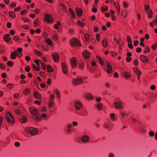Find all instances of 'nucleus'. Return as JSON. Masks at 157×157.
Listing matches in <instances>:
<instances>
[{"instance_id": "47", "label": "nucleus", "mask_w": 157, "mask_h": 157, "mask_svg": "<svg viewBox=\"0 0 157 157\" xmlns=\"http://www.w3.org/2000/svg\"><path fill=\"white\" fill-rule=\"evenodd\" d=\"M34 61V62L36 64L37 67L40 68V61L36 59Z\"/></svg>"}, {"instance_id": "64", "label": "nucleus", "mask_w": 157, "mask_h": 157, "mask_svg": "<svg viewBox=\"0 0 157 157\" xmlns=\"http://www.w3.org/2000/svg\"><path fill=\"white\" fill-rule=\"evenodd\" d=\"M139 44V41L138 40H136L134 41V44L135 46H136Z\"/></svg>"}, {"instance_id": "62", "label": "nucleus", "mask_w": 157, "mask_h": 157, "mask_svg": "<svg viewBox=\"0 0 157 157\" xmlns=\"http://www.w3.org/2000/svg\"><path fill=\"white\" fill-rule=\"evenodd\" d=\"M123 43V42L122 40H120L118 41V44L120 46H121Z\"/></svg>"}, {"instance_id": "32", "label": "nucleus", "mask_w": 157, "mask_h": 157, "mask_svg": "<svg viewBox=\"0 0 157 157\" xmlns=\"http://www.w3.org/2000/svg\"><path fill=\"white\" fill-rule=\"evenodd\" d=\"M110 117L111 120L113 121H115L116 120L115 118V115L113 113H111L110 114Z\"/></svg>"}, {"instance_id": "24", "label": "nucleus", "mask_w": 157, "mask_h": 157, "mask_svg": "<svg viewBox=\"0 0 157 157\" xmlns=\"http://www.w3.org/2000/svg\"><path fill=\"white\" fill-rule=\"evenodd\" d=\"M46 41L47 44L50 46H52L53 45V43L52 41L49 38L46 40Z\"/></svg>"}, {"instance_id": "4", "label": "nucleus", "mask_w": 157, "mask_h": 157, "mask_svg": "<svg viewBox=\"0 0 157 157\" xmlns=\"http://www.w3.org/2000/svg\"><path fill=\"white\" fill-rule=\"evenodd\" d=\"M44 21L47 23H52L53 22L51 15L47 13L45 14Z\"/></svg>"}, {"instance_id": "61", "label": "nucleus", "mask_w": 157, "mask_h": 157, "mask_svg": "<svg viewBox=\"0 0 157 157\" xmlns=\"http://www.w3.org/2000/svg\"><path fill=\"white\" fill-rule=\"evenodd\" d=\"M6 26L8 28H10L11 27V24L10 22H8L6 24Z\"/></svg>"}, {"instance_id": "28", "label": "nucleus", "mask_w": 157, "mask_h": 157, "mask_svg": "<svg viewBox=\"0 0 157 157\" xmlns=\"http://www.w3.org/2000/svg\"><path fill=\"white\" fill-rule=\"evenodd\" d=\"M47 70L49 72H53V70L52 66L48 65L47 66Z\"/></svg>"}, {"instance_id": "35", "label": "nucleus", "mask_w": 157, "mask_h": 157, "mask_svg": "<svg viewBox=\"0 0 157 157\" xmlns=\"http://www.w3.org/2000/svg\"><path fill=\"white\" fill-rule=\"evenodd\" d=\"M27 121V118L25 117H22L21 119H20V121L22 123H25Z\"/></svg>"}, {"instance_id": "48", "label": "nucleus", "mask_w": 157, "mask_h": 157, "mask_svg": "<svg viewBox=\"0 0 157 157\" xmlns=\"http://www.w3.org/2000/svg\"><path fill=\"white\" fill-rule=\"evenodd\" d=\"M157 48V43H155L154 44L152 45L151 46V48L152 49L155 50L156 48Z\"/></svg>"}, {"instance_id": "10", "label": "nucleus", "mask_w": 157, "mask_h": 157, "mask_svg": "<svg viewBox=\"0 0 157 157\" xmlns=\"http://www.w3.org/2000/svg\"><path fill=\"white\" fill-rule=\"evenodd\" d=\"M52 56L55 62H57L59 60V56L58 53H54L52 54Z\"/></svg>"}, {"instance_id": "59", "label": "nucleus", "mask_w": 157, "mask_h": 157, "mask_svg": "<svg viewBox=\"0 0 157 157\" xmlns=\"http://www.w3.org/2000/svg\"><path fill=\"white\" fill-rule=\"evenodd\" d=\"M128 46L130 48L132 49L133 47L132 45V43H128Z\"/></svg>"}, {"instance_id": "13", "label": "nucleus", "mask_w": 157, "mask_h": 157, "mask_svg": "<svg viewBox=\"0 0 157 157\" xmlns=\"http://www.w3.org/2000/svg\"><path fill=\"white\" fill-rule=\"evenodd\" d=\"M75 11L78 17H80L82 15L83 13V11L82 9L76 7L75 9Z\"/></svg>"}, {"instance_id": "49", "label": "nucleus", "mask_w": 157, "mask_h": 157, "mask_svg": "<svg viewBox=\"0 0 157 157\" xmlns=\"http://www.w3.org/2000/svg\"><path fill=\"white\" fill-rule=\"evenodd\" d=\"M121 14L123 16L124 18H125L127 15L125 11H122L121 12Z\"/></svg>"}, {"instance_id": "36", "label": "nucleus", "mask_w": 157, "mask_h": 157, "mask_svg": "<svg viewBox=\"0 0 157 157\" xmlns=\"http://www.w3.org/2000/svg\"><path fill=\"white\" fill-rule=\"evenodd\" d=\"M54 102L52 100H50L49 101L48 104V107L49 108L52 107Z\"/></svg>"}, {"instance_id": "6", "label": "nucleus", "mask_w": 157, "mask_h": 157, "mask_svg": "<svg viewBox=\"0 0 157 157\" xmlns=\"http://www.w3.org/2000/svg\"><path fill=\"white\" fill-rule=\"evenodd\" d=\"M82 81V79L81 78H79L77 79H73L72 82L73 85H77L81 83Z\"/></svg>"}, {"instance_id": "18", "label": "nucleus", "mask_w": 157, "mask_h": 157, "mask_svg": "<svg viewBox=\"0 0 157 157\" xmlns=\"http://www.w3.org/2000/svg\"><path fill=\"white\" fill-rule=\"evenodd\" d=\"M34 96L37 98L40 99L41 98V95L38 92H35L34 94Z\"/></svg>"}, {"instance_id": "41", "label": "nucleus", "mask_w": 157, "mask_h": 157, "mask_svg": "<svg viewBox=\"0 0 157 157\" xmlns=\"http://www.w3.org/2000/svg\"><path fill=\"white\" fill-rule=\"evenodd\" d=\"M84 37L85 40L86 41H88L90 39V36L88 34H86L84 35Z\"/></svg>"}, {"instance_id": "45", "label": "nucleus", "mask_w": 157, "mask_h": 157, "mask_svg": "<svg viewBox=\"0 0 157 157\" xmlns=\"http://www.w3.org/2000/svg\"><path fill=\"white\" fill-rule=\"evenodd\" d=\"M38 25H39V21L37 20V21H36V20H35L34 21V23H33L34 26L35 27H36Z\"/></svg>"}, {"instance_id": "7", "label": "nucleus", "mask_w": 157, "mask_h": 157, "mask_svg": "<svg viewBox=\"0 0 157 157\" xmlns=\"http://www.w3.org/2000/svg\"><path fill=\"white\" fill-rule=\"evenodd\" d=\"M75 106L76 109L77 110H80L82 108V105L81 103L79 101H76L75 103Z\"/></svg>"}, {"instance_id": "11", "label": "nucleus", "mask_w": 157, "mask_h": 157, "mask_svg": "<svg viewBox=\"0 0 157 157\" xmlns=\"http://www.w3.org/2000/svg\"><path fill=\"white\" fill-rule=\"evenodd\" d=\"M29 110L33 116L36 115L38 114V110L35 108H30Z\"/></svg>"}, {"instance_id": "22", "label": "nucleus", "mask_w": 157, "mask_h": 157, "mask_svg": "<svg viewBox=\"0 0 157 157\" xmlns=\"http://www.w3.org/2000/svg\"><path fill=\"white\" fill-rule=\"evenodd\" d=\"M69 10L71 16L73 18L75 19V13L73 12L72 9L70 8L69 9Z\"/></svg>"}, {"instance_id": "50", "label": "nucleus", "mask_w": 157, "mask_h": 157, "mask_svg": "<svg viewBox=\"0 0 157 157\" xmlns=\"http://www.w3.org/2000/svg\"><path fill=\"white\" fill-rule=\"evenodd\" d=\"M40 63H41V66L42 67L43 69L44 70H46V65L44 63H42V62H40Z\"/></svg>"}, {"instance_id": "9", "label": "nucleus", "mask_w": 157, "mask_h": 157, "mask_svg": "<svg viewBox=\"0 0 157 157\" xmlns=\"http://www.w3.org/2000/svg\"><path fill=\"white\" fill-rule=\"evenodd\" d=\"M107 63V69L106 72L107 73H111L113 72L112 67L110 63L106 62Z\"/></svg>"}, {"instance_id": "31", "label": "nucleus", "mask_w": 157, "mask_h": 157, "mask_svg": "<svg viewBox=\"0 0 157 157\" xmlns=\"http://www.w3.org/2000/svg\"><path fill=\"white\" fill-rule=\"evenodd\" d=\"M78 67L80 69L83 70L84 68V65L83 63H78Z\"/></svg>"}, {"instance_id": "19", "label": "nucleus", "mask_w": 157, "mask_h": 157, "mask_svg": "<svg viewBox=\"0 0 157 157\" xmlns=\"http://www.w3.org/2000/svg\"><path fill=\"white\" fill-rule=\"evenodd\" d=\"M134 72L137 74V75H141L142 73L140 71H139L136 67H134L133 69Z\"/></svg>"}, {"instance_id": "58", "label": "nucleus", "mask_w": 157, "mask_h": 157, "mask_svg": "<svg viewBox=\"0 0 157 157\" xmlns=\"http://www.w3.org/2000/svg\"><path fill=\"white\" fill-rule=\"evenodd\" d=\"M150 89L152 90H154L156 89V86L154 85H152L150 86Z\"/></svg>"}, {"instance_id": "23", "label": "nucleus", "mask_w": 157, "mask_h": 157, "mask_svg": "<svg viewBox=\"0 0 157 157\" xmlns=\"http://www.w3.org/2000/svg\"><path fill=\"white\" fill-rule=\"evenodd\" d=\"M104 126L105 128L107 129L109 131H110L112 129V128H110V125L107 123L105 124L104 125Z\"/></svg>"}, {"instance_id": "26", "label": "nucleus", "mask_w": 157, "mask_h": 157, "mask_svg": "<svg viewBox=\"0 0 157 157\" xmlns=\"http://www.w3.org/2000/svg\"><path fill=\"white\" fill-rule=\"evenodd\" d=\"M97 58L99 61V63L101 65L104 66V63L102 59L98 56H97Z\"/></svg>"}, {"instance_id": "63", "label": "nucleus", "mask_w": 157, "mask_h": 157, "mask_svg": "<svg viewBox=\"0 0 157 157\" xmlns=\"http://www.w3.org/2000/svg\"><path fill=\"white\" fill-rule=\"evenodd\" d=\"M14 145L16 147H18L20 146V144L19 142H17L15 143Z\"/></svg>"}, {"instance_id": "30", "label": "nucleus", "mask_w": 157, "mask_h": 157, "mask_svg": "<svg viewBox=\"0 0 157 157\" xmlns=\"http://www.w3.org/2000/svg\"><path fill=\"white\" fill-rule=\"evenodd\" d=\"M124 75L126 78H128L131 77L130 74L126 71H125L124 72Z\"/></svg>"}, {"instance_id": "46", "label": "nucleus", "mask_w": 157, "mask_h": 157, "mask_svg": "<svg viewBox=\"0 0 157 157\" xmlns=\"http://www.w3.org/2000/svg\"><path fill=\"white\" fill-rule=\"evenodd\" d=\"M140 130L143 132H145V130L144 127V126L141 125L139 127Z\"/></svg>"}, {"instance_id": "42", "label": "nucleus", "mask_w": 157, "mask_h": 157, "mask_svg": "<svg viewBox=\"0 0 157 157\" xmlns=\"http://www.w3.org/2000/svg\"><path fill=\"white\" fill-rule=\"evenodd\" d=\"M17 56L15 54H14L13 52L11 53V55L10 56V57L11 59H16V56Z\"/></svg>"}, {"instance_id": "43", "label": "nucleus", "mask_w": 157, "mask_h": 157, "mask_svg": "<svg viewBox=\"0 0 157 157\" xmlns=\"http://www.w3.org/2000/svg\"><path fill=\"white\" fill-rule=\"evenodd\" d=\"M33 69L36 71H39L40 70V67H36L34 64H33Z\"/></svg>"}, {"instance_id": "25", "label": "nucleus", "mask_w": 157, "mask_h": 157, "mask_svg": "<svg viewBox=\"0 0 157 157\" xmlns=\"http://www.w3.org/2000/svg\"><path fill=\"white\" fill-rule=\"evenodd\" d=\"M34 116H35V117L34 118V120L36 121H40L41 118V117L39 114H37Z\"/></svg>"}, {"instance_id": "57", "label": "nucleus", "mask_w": 157, "mask_h": 157, "mask_svg": "<svg viewBox=\"0 0 157 157\" xmlns=\"http://www.w3.org/2000/svg\"><path fill=\"white\" fill-rule=\"evenodd\" d=\"M25 70L27 72H29L30 70V68L29 66H26L25 68Z\"/></svg>"}, {"instance_id": "1", "label": "nucleus", "mask_w": 157, "mask_h": 157, "mask_svg": "<svg viewBox=\"0 0 157 157\" xmlns=\"http://www.w3.org/2000/svg\"><path fill=\"white\" fill-rule=\"evenodd\" d=\"M25 131L28 133H30L33 136L35 135L37 132L36 128L32 127H26L25 128Z\"/></svg>"}, {"instance_id": "55", "label": "nucleus", "mask_w": 157, "mask_h": 157, "mask_svg": "<svg viewBox=\"0 0 157 157\" xmlns=\"http://www.w3.org/2000/svg\"><path fill=\"white\" fill-rule=\"evenodd\" d=\"M68 32L70 34H72L74 33V30L73 29H70L68 30Z\"/></svg>"}, {"instance_id": "60", "label": "nucleus", "mask_w": 157, "mask_h": 157, "mask_svg": "<svg viewBox=\"0 0 157 157\" xmlns=\"http://www.w3.org/2000/svg\"><path fill=\"white\" fill-rule=\"evenodd\" d=\"M109 157H115L114 154L113 153H110L108 154Z\"/></svg>"}, {"instance_id": "51", "label": "nucleus", "mask_w": 157, "mask_h": 157, "mask_svg": "<svg viewBox=\"0 0 157 157\" xmlns=\"http://www.w3.org/2000/svg\"><path fill=\"white\" fill-rule=\"evenodd\" d=\"M97 107L99 109H101L102 108V104L100 103H98L96 105Z\"/></svg>"}, {"instance_id": "56", "label": "nucleus", "mask_w": 157, "mask_h": 157, "mask_svg": "<svg viewBox=\"0 0 157 157\" xmlns=\"http://www.w3.org/2000/svg\"><path fill=\"white\" fill-rule=\"evenodd\" d=\"M97 40L98 41H99L100 40V35L99 34H97L96 35Z\"/></svg>"}, {"instance_id": "15", "label": "nucleus", "mask_w": 157, "mask_h": 157, "mask_svg": "<svg viewBox=\"0 0 157 157\" xmlns=\"http://www.w3.org/2000/svg\"><path fill=\"white\" fill-rule=\"evenodd\" d=\"M83 57L86 59H88L90 55V52L87 51H85L82 53Z\"/></svg>"}, {"instance_id": "17", "label": "nucleus", "mask_w": 157, "mask_h": 157, "mask_svg": "<svg viewBox=\"0 0 157 157\" xmlns=\"http://www.w3.org/2000/svg\"><path fill=\"white\" fill-rule=\"evenodd\" d=\"M10 34H6L4 37V40L6 42H8L11 39V38L10 37Z\"/></svg>"}, {"instance_id": "2", "label": "nucleus", "mask_w": 157, "mask_h": 157, "mask_svg": "<svg viewBox=\"0 0 157 157\" xmlns=\"http://www.w3.org/2000/svg\"><path fill=\"white\" fill-rule=\"evenodd\" d=\"M6 119L7 122L12 124L14 122V119L12 114L9 112H7L6 114Z\"/></svg>"}, {"instance_id": "3", "label": "nucleus", "mask_w": 157, "mask_h": 157, "mask_svg": "<svg viewBox=\"0 0 157 157\" xmlns=\"http://www.w3.org/2000/svg\"><path fill=\"white\" fill-rule=\"evenodd\" d=\"M71 45L73 46H77L81 45L80 42L77 39L75 38H74L71 40Z\"/></svg>"}, {"instance_id": "40", "label": "nucleus", "mask_w": 157, "mask_h": 157, "mask_svg": "<svg viewBox=\"0 0 157 157\" xmlns=\"http://www.w3.org/2000/svg\"><path fill=\"white\" fill-rule=\"evenodd\" d=\"M155 132L153 131H150L148 133L149 136L151 137H153L155 135Z\"/></svg>"}, {"instance_id": "20", "label": "nucleus", "mask_w": 157, "mask_h": 157, "mask_svg": "<svg viewBox=\"0 0 157 157\" xmlns=\"http://www.w3.org/2000/svg\"><path fill=\"white\" fill-rule=\"evenodd\" d=\"M85 98L88 100H91L93 98V96L92 94L87 93L85 95Z\"/></svg>"}, {"instance_id": "29", "label": "nucleus", "mask_w": 157, "mask_h": 157, "mask_svg": "<svg viewBox=\"0 0 157 157\" xmlns=\"http://www.w3.org/2000/svg\"><path fill=\"white\" fill-rule=\"evenodd\" d=\"M34 51L35 53L38 56H41L43 54V53L42 52L36 49H35Z\"/></svg>"}, {"instance_id": "16", "label": "nucleus", "mask_w": 157, "mask_h": 157, "mask_svg": "<svg viewBox=\"0 0 157 157\" xmlns=\"http://www.w3.org/2000/svg\"><path fill=\"white\" fill-rule=\"evenodd\" d=\"M140 59L144 63H147L148 62V60L145 56L142 55L140 56Z\"/></svg>"}, {"instance_id": "8", "label": "nucleus", "mask_w": 157, "mask_h": 157, "mask_svg": "<svg viewBox=\"0 0 157 157\" xmlns=\"http://www.w3.org/2000/svg\"><path fill=\"white\" fill-rule=\"evenodd\" d=\"M114 105L115 108L117 109H121L123 108L122 103L119 101L115 102Z\"/></svg>"}, {"instance_id": "21", "label": "nucleus", "mask_w": 157, "mask_h": 157, "mask_svg": "<svg viewBox=\"0 0 157 157\" xmlns=\"http://www.w3.org/2000/svg\"><path fill=\"white\" fill-rule=\"evenodd\" d=\"M55 94L56 95L57 98L58 99H59L60 98V95L59 91L56 89L54 90Z\"/></svg>"}, {"instance_id": "12", "label": "nucleus", "mask_w": 157, "mask_h": 157, "mask_svg": "<svg viewBox=\"0 0 157 157\" xmlns=\"http://www.w3.org/2000/svg\"><path fill=\"white\" fill-rule=\"evenodd\" d=\"M61 65L63 73L65 74H67L68 71L67 65L65 63L63 62L62 63Z\"/></svg>"}, {"instance_id": "33", "label": "nucleus", "mask_w": 157, "mask_h": 157, "mask_svg": "<svg viewBox=\"0 0 157 157\" xmlns=\"http://www.w3.org/2000/svg\"><path fill=\"white\" fill-rule=\"evenodd\" d=\"M30 92V89L29 88H27L25 90L24 92L25 95H27Z\"/></svg>"}, {"instance_id": "52", "label": "nucleus", "mask_w": 157, "mask_h": 157, "mask_svg": "<svg viewBox=\"0 0 157 157\" xmlns=\"http://www.w3.org/2000/svg\"><path fill=\"white\" fill-rule=\"evenodd\" d=\"M7 64L8 65L13 66L14 63L11 61H9L7 62Z\"/></svg>"}, {"instance_id": "14", "label": "nucleus", "mask_w": 157, "mask_h": 157, "mask_svg": "<svg viewBox=\"0 0 157 157\" xmlns=\"http://www.w3.org/2000/svg\"><path fill=\"white\" fill-rule=\"evenodd\" d=\"M81 140L83 143H87L89 140V136L86 135H83L81 138Z\"/></svg>"}, {"instance_id": "27", "label": "nucleus", "mask_w": 157, "mask_h": 157, "mask_svg": "<svg viewBox=\"0 0 157 157\" xmlns=\"http://www.w3.org/2000/svg\"><path fill=\"white\" fill-rule=\"evenodd\" d=\"M147 13H148V17L149 18H151L153 14V12L152 10L151 9H150L149 11Z\"/></svg>"}, {"instance_id": "39", "label": "nucleus", "mask_w": 157, "mask_h": 157, "mask_svg": "<svg viewBox=\"0 0 157 157\" xmlns=\"http://www.w3.org/2000/svg\"><path fill=\"white\" fill-rule=\"evenodd\" d=\"M145 50L144 51V53L146 54L147 52H148L150 51V49L147 46H146L144 48Z\"/></svg>"}, {"instance_id": "53", "label": "nucleus", "mask_w": 157, "mask_h": 157, "mask_svg": "<svg viewBox=\"0 0 157 157\" xmlns=\"http://www.w3.org/2000/svg\"><path fill=\"white\" fill-rule=\"evenodd\" d=\"M144 6L145 7V10L146 11V12H149L148 10L149 9V6L148 5H145Z\"/></svg>"}, {"instance_id": "37", "label": "nucleus", "mask_w": 157, "mask_h": 157, "mask_svg": "<svg viewBox=\"0 0 157 157\" xmlns=\"http://www.w3.org/2000/svg\"><path fill=\"white\" fill-rule=\"evenodd\" d=\"M59 36L58 34H55L53 35L52 36L53 39L55 40H57L58 39Z\"/></svg>"}, {"instance_id": "34", "label": "nucleus", "mask_w": 157, "mask_h": 157, "mask_svg": "<svg viewBox=\"0 0 157 157\" xmlns=\"http://www.w3.org/2000/svg\"><path fill=\"white\" fill-rule=\"evenodd\" d=\"M9 13L10 16L14 18L16 16L15 13L12 11H10Z\"/></svg>"}, {"instance_id": "54", "label": "nucleus", "mask_w": 157, "mask_h": 157, "mask_svg": "<svg viewBox=\"0 0 157 157\" xmlns=\"http://www.w3.org/2000/svg\"><path fill=\"white\" fill-rule=\"evenodd\" d=\"M127 40L128 43H132L131 38L129 36H128L127 37Z\"/></svg>"}, {"instance_id": "38", "label": "nucleus", "mask_w": 157, "mask_h": 157, "mask_svg": "<svg viewBox=\"0 0 157 157\" xmlns=\"http://www.w3.org/2000/svg\"><path fill=\"white\" fill-rule=\"evenodd\" d=\"M77 23L78 25L82 27H83L85 26L84 23L81 22L80 21H78Z\"/></svg>"}, {"instance_id": "44", "label": "nucleus", "mask_w": 157, "mask_h": 157, "mask_svg": "<svg viewBox=\"0 0 157 157\" xmlns=\"http://www.w3.org/2000/svg\"><path fill=\"white\" fill-rule=\"evenodd\" d=\"M102 44L103 46L106 48L107 46V40H104L102 41Z\"/></svg>"}, {"instance_id": "5", "label": "nucleus", "mask_w": 157, "mask_h": 157, "mask_svg": "<svg viewBox=\"0 0 157 157\" xmlns=\"http://www.w3.org/2000/svg\"><path fill=\"white\" fill-rule=\"evenodd\" d=\"M70 63L71 67L73 68L76 67L77 65V61L76 59L73 57L70 59Z\"/></svg>"}]
</instances>
